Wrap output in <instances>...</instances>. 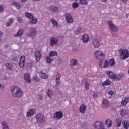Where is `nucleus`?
<instances>
[{"label":"nucleus","instance_id":"6e6d98bb","mask_svg":"<svg viewBox=\"0 0 129 129\" xmlns=\"http://www.w3.org/2000/svg\"><path fill=\"white\" fill-rule=\"evenodd\" d=\"M11 6H14V7H17V2H12L11 3Z\"/></svg>","mask_w":129,"mask_h":129},{"label":"nucleus","instance_id":"4d7b16f0","mask_svg":"<svg viewBox=\"0 0 129 129\" xmlns=\"http://www.w3.org/2000/svg\"><path fill=\"white\" fill-rule=\"evenodd\" d=\"M17 9H18V10L21 9V5H20V3H17Z\"/></svg>","mask_w":129,"mask_h":129},{"label":"nucleus","instance_id":"680f3d73","mask_svg":"<svg viewBox=\"0 0 129 129\" xmlns=\"http://www.w3.org/2000/svg\"><path fill=\"white\" fill-rule=\"evenodd\" d=\"M127 1L128 0H122V2L123 4H126V3H127Z\"/></svg>","mask_w":129,"mask_h":129},{"label":"nucleus","instance_id":"6e6552de","mask_svg":"<svg viewBox=\"0 0 129 129\" xmlns=\"http://www.w3.org/2000/svg\"><path fill=\"white\" fill-rule=\"evenodd\" d=\"M108 24L109 25V26L110 27V29H111V30L113 31V32H117V31H118V29L117 28V27H116L115 25H114V24H113V23H112V21H108Z\"/></svg>","mask_w":129,"mask_h":129},{"label":"nucleus","instance_id":"b1692460","mask_svg":"<svg viewBox=\"0 0 129 129\" xmlns=\"http://www.w3.org/2000/svg\"><path fill=\"white\" fill-rule=\"evenodd\" d=\"M123 76H124V75H123V74H121L119 75H115L114 79H116V80H117V81H119V80H120V79H121V78H122Z\"/></svg>","mask_w":129,"mask_h":129},{"label":"nucleus","instance_id":"864d4df0","mask_svg":"<svg viewBox=\"0 0 129 129\" xmlns=\"http://www.w3.org/2000/svg\"><path fill=\"white\" fill-rule=\"evenodd\" d=\"M109 95H110V96H112L114 94V92L113 91H110L108 92Z\"/></svg>","mask_w":129,"mask_h":129},{"label":"nucleus","instance_id":"9b49d317","mask_svg":"<svg viewBox=\"0 0 129 129\" xmlns=\"http://www.w3.org/2000/svg\"><path fill=\"white\" fill-rule=\"evenodd\" d=\"M35 56L37 62H39L42 57V52L40 50H37L35 53Z\"/></svg>","mask_w":129,"mask_h":129},{"label":"nucleus","instance_id":"473e14b6","mask_svg":"<svg viewBox=\"0 0 129 129\" xmlns=\"http://www.w3.org/2000/svg\"><path fill=\"white\" fill-rule=\"evenodd\" d=\"M23 34H24V30L22 28H20L17 33V37H21Z\"/></svg>","mask_w":129,"mask_h":129},{"label":"nucleus","instance_id":"f8f14e48","mask_svg":"<svg viewBox=\"0 0 129 129\" xmlns=\"http://www.w3.org/2000/svg\"><path fill=\"white\" fill-rule=\"evenodd\" d=\"M66 20L69 24H71L73 23V18H72V16L69 13H66L65 14Z\"/></svg>","mask_w":129,"mask_h":129},{"label":"nucleus","instance_id":"4be33fe9","mask_svg":"<svg viewBox=\"0 0 129 129\" xmlns=\"http://www.w3.org/2000/svg\"><path fill=\"white\" fill-rule=\"evenodd\" d=\"M129 102V98L126 97L122 99L121 104L122 105H126Z\"/></svg>","mask_w":129,"mask_h":129},{"label":"nucleus","instance_id":"a18cd8bd","mask_svg":"<svg viewBox=\"0 0 129 129\" xmlns=\"http://www.w3.org/2000/svg\"><path fill=\"white\" fill-rule=\"evenodd\" d=\"M81 31H82V30L81 29V27H78L76 29V34L79 35V34H80V33H81Z\"/></svg>","mask_w":129,"mask_h":129},{"label":"nucleus","instance_id":"4c0bfd02","mask_svg":"<svg viewBox=\"0 0 129 129\" xmlns=\"http://www.w3.org/2000/svg\"><path fill=\"white\" fill-rule=\"evenodd\" d=\"M47 95L48 97H52L54 95V92L52 90H49L47 92Z\"/></svg>","mask_w":129,"mask_h":129},{"label":"nucleus","instance_id":"c9c22d12","mask_svg":"<svg viewBox=\"0 0 129 129\" xmlns=\"http://www.w3.org/2000/svg\"><path fill=\"white\" fill-rule=\"evenodd\" d=\"M110 84H111V82L108 79L103 82V85L108 86Z\"/></svg>","mask_w":129,"mask_h":129},{"label":"nucleus","instance_id":"dca6fc26","mask_svg":"<svg viewBox=\"0 0 129 129\" xmlns=\"http://www.w3.org/2000/svg\"><path fill=\"white\" fill-rule=\"evenodd\" d=\"M93 45L96 48H99L100 43L98 40L96 38H94L93 39Z\"/></svg>","mask_w":129,"mask_h":129},{"label":"nucleus","instance_id":"49530a36","mask_svg":"<svg viewBox=\"0 0 129 129\" xmlns=\"http://www.w3.org/2000/svg\"><path fill=\"white\" fill-rule=\"evenodd\" d=\"M55 81H56L55 86H59V85L61 84V80L56 79Z\"/></svg>","mask_w":129,"mask_h":129},{"label":"nucleus","instance_id":"9d476101","mask_svg":"<svg viewBox=\"0 0 129 129\" xmlns=\"http://www.w3.org/2000/svg\"><path fill=\"white\" fill-rule=\"evenodd\" d=\"M34 114H36V110L35 108L29 110L26 113V117H32Z\"/></svg>","mask_w":129,"mask_h":129},{"label":"nucleus","instance_id":"aec40b11","mask_svg":"<svg viewBox=\"0 0 129 129\" xmlns=\"http://www.w3.org/2000/svg\"><path fill=\"white\" fill-rule=\"evenodd\" d=\"M24 79L27 82L30 83L31 82V78L30 77V74L26 73L24 74Z\"/></svg>","mask_w":129,"mask_h":129},{"label":"nucleus","instance_id":"052dcab7","mask_svg":"<svg viewBox=\"0 0 129 129\" xmlns=\"http://www.w3.org/2000/svg\"><path fill=\"white\" fill-rule=\"evenodd\" d=\"M4 36V33L0 31V38H2Z\"/></svg>","mask_w":129,"mask_h":129},{"label":"nucleus","instance_id":"c85d7f7f","mask_svg":"<svg viewBox=\"0 0 129 129\" xmlns=\"http://www.w3.org/2000/svg\"><path fill=\"white\" fill-rule=\"evenodd\" d=\"M57 52L55 51H51L49 53V56L50 57H57Z\"/></svg>","mask_w":129,"mask_h":129},{"label":"nucleus","instance_id":"e2e57ef3","mask_svg":"<svg viewBox=\"0 0 129 129\" xmlns=\"http://www.w3.org/2000/svg\"><path fill=\"white\" fill-rule=\"evenodd\" d=\"M102 3H106L107 2V0H100Z\"/></svg>","mask_w":129,"mask_h":129},{"label":"nucleus","instance_id":"7c9ffc66","mask_svg":"<svg viewBox=\"0 0 129 129\" xmlns=\"http://www.w3.org/2000/svg\"><path fill=\"white\" fill-rule=\"evenodd\" d=\"M14 23V19L13 18H11L8 22L6 23V27H10L11 25H12Z\"/></svg>","mask_w":129,"mask_h":129},{"label":"nucleus","instance_id":"69168bd1","mask_svg":"<svg viewBox=\"0 0 129 129\" xmlns=\"http://www.w3.org/2000/svg\"><path fill=\"white\" fill-rule=\"evenodd\" d=\"M22 2L25 3V2H27V0H22Z\"/></svg>","mask_w":129,"mask_h":129},{"label":"nucleus","instance_id":"cd10ccee","mask_svg":"<svg viewBox=\"0 0 129 129\" xmlns=\"http://www.w3.org/2000/svg\"><path fill=\"white\" fill-rule=\"evenodd\" d=\"M30 24H37L38 22V19L35 18L34 16L30 20Z\"/></svg>","mask_w":129,"mask_h":129},{"label":"nucleus","instance_id":"c756f323","mask_svg":"<svg viewBox=\"0 0 129 129\" xmlns=\"http://www.w3.org/2000/svg\"><path fill=\"white\" fill-rule=\"evenodd\" d=\"M34 15H33L32 13H30L29 12H26L25 13V17L26 18H28V19H29L30 20L33 18Z\"/></svg>","mask_w":129,"mask_h":129},{"label":"nucleus","instance_id":"423d86ee","mask_svg":"<svg viewBox=\"0 0 129 129\" xmlns=\"http://www.w3.org/2000/svg\"><path fill=\"white\" fill-rule=\"evenodd\" d=\"M63 116H64V114L63 113V112H62V111H58L54 114L53 117L54 118H56V119L59 120L61 119V118H62Z\"/></svg>","mask_w":129,"mask_h":129},{"label":"nucleus","instance_id":"e433bc0d","mask_svg":"<svg viewBox=\"0 0 129 129\" xmlns=\"http://www.w3.org/2000/svg\"><path fill=\"white\" fill-rule=\"evenodd\" d=\"M121 116H125L127 114V112L125 110L121 109L120 111Z\"/></svg>","mask_w":129,"mask_h":129},{"label":"nucleus","instance_id":"412c9836","mask_svg":"<svg viewBox=\"0 0 129 129\" xmlns=\"http://www.w3.org/2000/svg\"><path fill=\"white\" fill-rule=\"evenodd\" d=\"M24 95V92L20 88L17 89V97H22Z\"/></svg>","mask_w":129,"mask_h":129},{"label":"nucleus","instance_id":"bf43d9fd","mask_svg":"<svg viewBox=\"0 0 129 129\" xmlns=\"http://www.w3.org/2000/svg\"><path fill=\"white\" fill-rule=\"evenodd\" d=\"M3 129H10L9 126H2Z\"/></svg>","mask_w":129,"mask_h":129},{"label":"nucleus","instance_id":"79ce46f5","mask_svg":"<svg viewBox=\"0 0 129 129\" xmlns=\"http://www.w3.org/2000/svg\"><path fill=\"white\" fill-rule=\"evenodd\" d=\"M6 66L9 70H12V69L13 68V65L11 63H6Z\"/></svg>","mask_w":129,"mask_h":129},{"label":"nucleus","instance_id":"f03ea898","mask_svg":"<svg viewBox=\"0 0 129 129\" xmlns=\"http://www.w3.org/2000/svg\"><path fill=\"white\" fill-rule=\"evenodd\" d=\"M36 119L37 122H39V123H43L45 120V116L41 114H38L36 115Z\"/></svg>","mask_w":129,"mask_h":129},{"label":"nucleus","instance_id":"a211bd4d","mask_svg":"<svg viewBox=\"0 0 129 129\" xmlns=\"http://www.w3.org/2000/svg\"><path fill=\"white\" fill-rule=\"evenodd\" d=\"M86 111V106H85V105H81L79 108L80 112L82 114H84V113H85Z\"/></svg>","mask_w":129,"mask_h":129},{"label":"nucleus","instance_id":"1a4fd4ad","mask_svg":"<svg viewBox=\"0 0 129 129\" xmlns=\"http://www.w3.org/2000/svg\"><path fill=\"white\" fill-rule=\"evenodd\" d=\"M105 73L110 79H115V74L113 73L112 71L107 70L105 71Z\"/></svg>","mask_w":129,"mask_h":129},{"label":"nucleus","instance_id":"0e129e2a","mask_svg":"<svg viewBox=\"0 0 129 129\" xmlns=\"http://www.w3.org/2000/svg\"><path fill=\"white\" fill-rule=\"evenodd\" d=\"M42 99H43V97H42L41 96H40V100H42Z\"/></svg>","mask_w":129,"mask_h":129},{"label":"nucleus","instance_id":"39448f33","mask_svg":"<svg viewBox=\"0 0 129 129\" xmlns=\"http://www.w3.org/2000/svg\"><path fill=\"white\" fill-rule=\"evenodd\" d=\"M93 126L94 129H104V126H103V123L97 121L93 123Z\"/></svg>","mask_w":129,"mask_h":129},{"label":"nucleus","instance_id":"f704fd0d","mask_svg":"<svg viewBox=\"0 0 129 129\" xmlns=\"http://www.w3.org/2000/svg\"><path fill=\"white\" fill-rule=\"evenodd\" d=\"M102 105L104 106V108H106L108 105V102L107 100L104 99L102 102Z\"/></svg>","mask_w":129,"mask_h":129},{"label":"nucleus","instance_id":"09e8293b","mask_svg":"<svg viewBox=\"0 0 129 129\" xmlns=\"http://www.w3.org/2000/svg\"><path fill=\"white\" fill-rule=\"evenodd\" d=\"M61 76L62 75H61L60 73H57V74L56 75V79L60 80Z\"/></svg>","mask_w":129,"mask_h":129},{"label":"nucleus","instance_id":"5701e85b","mask_svg":"<svg viewBox=\"0 0 129 129\" xmlns=\"http://www.w3.org/2000/svg\"><path fill=\"white\" fill-rule=\"evenodd\" d=\"M70 65L71 67H73L74 66H76L77 65V60L76 59H72L70 61Z\"/></svg>","mask_w":129,"mask_h":129},{"label":"nucleus","instance_id":"f3484780","mask_svg":"<svg viewBox=\"0 0 129 129\" xmlns=\"http://www.w3.org/2000/svg\"><path fill=\"white\" fill-rule=\"evenodd\" d=\"M82 40L84 43H88L89 41V37H88V35L84 34L82 37Z\"/></svg>","mask_w":129,"mask_h":129},{"label":"nucleus","instance_id":"c03bdc74","mask_svg":"<svg viewBox=\"0 0 129 129\" xmlns=\"http://www.w3.org/2000/svg\"><path fill=\"white\" fill-rule=\"evenodd\" d=\"M50 21L52 23L53 26H57L58 25V22L54 19H52Z\"/></svg>","mask_w":129,"mask_h":129},{"label":"nucleus","instance_id":"603ef678","mask_svg":"<svg viewBox=\"0 0 129 129\" xmlns=\"http://www.w3.org/2000/svg\"><path fill=\"white\" fill-rule=\"evenodd\" d=\"M17 20L18 22H19V23H23V18H22V17H18Z\"/></svg>","mask_w":129,"mask_h":129},{"label":"nucleus","instance_id":"20e7f679","mask_svg":"<svg viewBox=\"0 0 129 129\" xmlns=\"http://www.w3.org/2000/svg\"><path fill=\"white\" fill-rule=\"evenodd\" d=\"M58 43H59V40L56 37H51L50 38V45L51 47L56 46Z\"/></svg>","mask_w":129,"mask_h":129},{"label":"nucleus","instance_id":"0eeeda50","mask_svg":"<svg viewBox=\"0 0 129 129\" xmlns=\"http://www.w3.org/2000/svg\"><path fill=\"white\" fill-rule=\"evenodd\" d=\"M27 36L30 38L34 39L35 36H36V29L35 28H31L29 30V33L27 34Z\"/></svg>","mask_w":129,"mask_h":129},{"label":"nucleus","instance_id":"58836bf2","mask_svg":"<svg viewBox=\"0 0 129 129\" xmlns=\"http://www.w3.org/2000/svg\"><path fill=\"white\" fill-rule=\"evenodd\" d=\"M79 7V4L77 2H74L72 4V8L73 9H77V8H78Z\"/></svg>","mask_w":129,"mask_h":129},{"label":"nucleus","instance_id":"bb28decb","mask_svg":"<svg viewBox=\"0 0 129 129\" xmlns=\"http://www.w3.org/2000/svg\"><path fill=\"white\" fill-rule=\"evenodd\" d=\"M105 124L108 127H111V126L112 125V121L110 119H108L106 120Z\"/></svg>","mask_w":129,"mask_h":129},{"label":"nucleus","instance_id":"2f4dec72","mask_svg":"<svg viewBox=\"0 0 129 129\" xmlns=\"http://www.w3.org/2000/svg\"><path fill=\"white\" fill-rule=\"evenodd\" d=\"M121 119H117L116 120V126L117 127H120V126H121Z\"/></svg>","mask_w":129,"mask_h":129},{"label":"nucleus","instance_id":"774afa93","mask_svg":"<svg viewBox=\"0 0 129 129\" xmlns=\"http://www.w3.org/2000/svg\"><path fill=\"white\" fill-rule=\"evenodd\" d=\"M121 52V50H119V53H120Z\"/></svg>","mask_w":129,"mask_h":129},{"label":"nucleus","instance_id":"ea45409f","mask_svg":"<svg viewBox=\"0 0 129 129\" xmlns=\"http://www.w3.org/2000/svg\"><path fill=\"white\" fill-rule=\"evenodd\" d=\"M85 88L87 90H88L89 89V82L88 81H86L85 83Z\"/></svg>","mask_w":129,"mask_h":129},{"label":"nucleus","instance_id":"f257e3e1","mask_svg":"<svg viewBox=\"0 0 129 129\" xmlns=\"http://www.w3.org/2000/svg\"><path fill=\"white\" fill-rule=\"evenodd\" d=\"M121 60H126L129 57V52L127 49L123 50L120 54Z\"/></svg>","mask_w":129,"mask_h":129},{"label":"nucleus","instance_id":"2eb2a0df","mask_svg":"<svg viewBox=\"0 0 129 129\" xmlns=\"http://www.w3.org/2000/svg\"><path fill=\"white\" fill-rule=\"evenodd\" d=\"M26 60V57L25 56H21V58L20 59V61L19 62V67L21 68H22V67H24L25 66V60Z\"/></svg>","mask_w":129,"mask_h":129},{"label":"nucleus","instance_id":"393cba45","mask_svg":"<svg viewBox=\"0 0 129 129\" xmlns=\"http://www.w3.org/2000/svg\"><path fill=\"white\" fill-rule=\"evenodd\" d=\"M108 61H102L100 63V66L101 67V68H103V67H107L108 66Z\"/></svg>","mask_w":129,"mask_h":129},{"label":"nucleus","instance_id":"72a5a7b5","mask_svg":"<svg viewBox=\"0 0 129 129\" xmlns=\"http://www.w3.org/2000/svg\"><path fill=\"white\" fill-rule=\"evenodd\" d=\"M108 63L111 66H113V65L115 64V62L114 59H111L108 60Z\"/></svg>","mask_w":129,"mask_h":129},{"label":"nucleus","instance_id":"a19ab883","mask_svg":"<svg viewBox=\"0 0 129 129\" xmlns=\"http://www.w3.org/2000/svg\"><path fill=\"white\" fill-rule=\"evenodd\" d=\"M79 4H81V5H87L88 3L87 0H80Z\"/></svg>","mask_w":129,"mask_h":129},{"label":"nucleus","instance_id":"338daca9","mask_svg":"<svg viewBox=\"0 0 129 129\" xmlns=\"http://www.w3.org/2000/svg\"><path fill=\"white\" fill-rule=\"evenodd\" d=\"M126 18H128V14H127L126 15Z\"/></svg>","mask_w":129,"mask_h":129},{"label":"nucleus","instance_id":"8fccbe9b","mask_svg":"<svg viewBox=\"0 0 129 129\" xmlns=\"http://www.w3.org/2000/svg\"><path fill=\"white\" fill-rule=\"evenodd\" d=\"M4 8H5L4 5H0V13H3V12H4Z\"/></svg>","mask_w":129,"mask_h":129},{"label":"nucleus","instance_id":"a878e982","mask_svg":"<svg viewBox=\"0 0 129 129\" xmlns=\"http://www.w3.org/2000/svg\"><path fill=\"white\" fill-rule=\"evenodd\" d=\"M122 124L124 125L125 129H128L129 127V123L127 121H122Z\"/></svg>","mask_w":129,"mask_h":129},{"label":"nucleus","instance_id":"5fc2aeb1","mask_svg":"<svg viewBox=\"0 0 129 129\" xmlns=\"http://www.w3.org/2000/svg\"><path fill=\"white\" fill-rule=\"evenodd\" d=\"M98 96V94L96 93H94V94H93V97L94 98H96V97H97Z\"/></svg>","mask_w":129,"mask_h":129},{"label":"nucleus","instance_id":"6ab92c4d","mask_svg":"<svg viewBox=\"0 0 129 129\" xmlns=\"http://www.w3.org/2000/svg\"><path fill=\"white\" fill-rule=\"evenodd\" d=\"M39 76L40 77L43 78V79H47V78H48V75H47V74L43 72V71H41L39 72Z\"/></svg>","mask_w":129,"mask_h":129},{"label":"nucleus","instance_id":"3c124183","mask_svg":"<svg viewBox=\"0 0 129 129\" xmlns=\"http://www.w3.org/2000/svg\"><path fill=\"white\" fill-rule=\"evenodd\" d=\"M2 127L3 126H8V124L7 123V122H6L5 121H3L2 122Z\"/></svg>","mask_w":129,"mask_h":129},{"label":"nucleus","instance_id":"7ed1b4c3","mask_svg":"<svg viewBox=\"0 0 129 129\" xmlns=\"http://www.w3.org/2000/svg\"><path fill=\"white\" fill-rule=\"evenodd\" d=\"M95 56L98 60H100V61L104 59V54L102 53L100 51H97L95 52Z\"/></svg>","mask_w":129,"mask_h":129},{"label":"nucleus","instance_id":"4468645a","mask_svg":"<svg viewBox=\"0 0 129 129\" xmlns=\"http://www.w3.org/2000/svg\"><path fill=\"white\" fill-rule=\"evenodd\" d=\"M11 92L14 97H17V86L14 85L11 87Z\"/></svg>","mask_w":129,"mask_h":129},{"label":"nucleus","instance_id":"de8ad7c7","mask_svg":"<svg viewBox=\"0 0 129 129\" xmlns=\"http://www.w3.org/2000/svg\"><path fill=\"white\" fill-rule=\"evenodd\" d=\"M33 79L37 82L40 81V80L39 79V78H38V77L37 76V75H35L33 76Z\"/></svg>","mask_w":129,"mask_h":129},{"label":"nucleus","instance_id":"37998d69","mask_svg":"<svg viewBox=\"0 0 129 129\" xmlns=\"http://www.w3.org/2000/svg\"><path fill=\"white\" fill-rule=\"evenodd\" d=\"M46 62L48 63V64L52 63V58H51L50 56L46 57Z\"/></svg>","mask_w":129,"mask_h":129},{"label":"nucleus","instance_id":"13d9d810","mask_svg":"<svg viewBox=\"0 0 129 129\" xmlns=\"http://www.w3.org/2000/svg\"><path fill=\"white\" fill-rule=\"evenodd\" d=\"M5 88V86L4 85H2V84H0V89H3Z\"/></svg>","mask_w":129,"mask_h":129},{"label":"nucleus","instance_id":"ddd939ff","mask_svg":"<svg viewBox=\"0 0 129 129\" xmlns=\"http://www.w3.org/2000/svg\"><path fill=\"white\" fill-rule=\"evenodd\" d=\"M49 11L52 13H58L59 12V8L55 5H52L49 7H48Z\"/></svg>","mask_w":129,"mask_h":129}]
</instances>
